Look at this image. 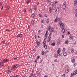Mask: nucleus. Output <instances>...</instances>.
<instances>
[{"mask_svg":"<svg viewBox=\"0 0 77 77\" xmlns=\"http://www.w3.org/2000/svg\"><path fill=\"white\" fill-rule=\"evenodd\" d=\"M60 26L61 29H63L65 28V25L63 23H62V22L60 23Z\"/></svg>","mask_w":77,"mask_h":77,"instance_id":"nucleus-1","label":"nucleus"},{"mask_svg":"<svg viewBox=\"0 0 77 77\" xmlns=\"http://www.w3.org/2000/svg\"><path fill=\"white\" fill-rule=\"evenodd\" d=\"M60 52V48H59L57 51V56H60V54H59V53Z\"/></svg>","mask_w":77,"mask_h":77,"instance_id":"nucleus-2","label":"nucleus"},{"mask_svg":"<svg viewBox=\"0 0 77 77\" xmlns=\"http://www.w3.org/2000/svg\"><path fill=\"white\" fill-rule=\"evenodd\" d=\"M66 2H64L63 6V9H65V8H66Z\"/></svg>","mask_w":77,"mask_h":77,"instance_id":"nucleus-3","label":"nucleus"},{"mask_svg":"<svg viewBox=\"0 0 77 77\" xmlns=\"http://www.w3.org/2000/svg\"><path fill=\"white\" fill-rule=\"evenodd\" d=\"M47 33H48V31H46V33L45 35V37H46L45 38L44 40H45V39L47 38V35H48Z\"/></svg>","mask_w":77,"mask_h":77,"instance_id":"nucleus-4","label":"nucleus"},{"mask_svg":"<svg viewBox=\"0 0 77 77\" xmlns=\"http://www.w3.org/2000/svg\"><path fill=\"white\" fill-rule=\"evenodd\" d=\"M33 8L35 11H36L37 10V6L36 5H34Z\"/></svg>","mask_w":77,"mask_h":77,"instance_id":"nucleus-5","label":"nucleus"},{"mask_svg":"<svg viewBox=\"0 0 77 77\" xmlns=\"http://www.w3.org/2000/svg\"><path fill=\"white\" fill-rule=\"evenodd\" d=\"M8 60H9V59H4V60H3V62H4V63H5V62H8Z\"/></svg>","mask_w":77,"mask_h":77,"instance_id":"nucleus-6","label":"nucleus"},{"mask_svg":"<svg viewBox=\"0 0 77 77\" xmlns=\"http://www.w3.org/2000/svg\"><path fill=\"white\" fill-rule=\"evenodd\" d=\"M23 36V35L21 34H19L17 35V37H19V38H21Z\"/></svg>","mask_w":77,"mask_h":77,"instance_id":"nucleus-7","label":"nucleus"},{"mask_svg":"<svg viewBox=\"0 0 77 77\" xmlns=\"http://www.w3.org/2000/svg\"><path fill=\"white\" fill-rule=\"evenodd\" d=\"M53 10L54 11H55V12H57V9L56 8H53Z\"/></svg>","mask_w":77,"mask_h":77,"instance_id":"nucleus-8","label":"nucleus"},{"mask_svg":"<svg viewBox=\"0 0 77 77\" xmlns=\"http://www.w3.org/2000/svg\"><path fill=\"white\" fill-rule=\"evenodd\" d=\"M62 29V30H61V32H62V33H64L65 31V29Z\"/></svg>","mask_w":77,"mask_h":77,"instance_id":"nucleus-9","label":"nucleus"},{"mask_svg":"<svg viewBox=\"0 0 77 77\" xmlns=\"http://www.w3.org/2000/svg\"><path fill=\"white\" fill-rule=\"evenodd\" d=\"M63 55V56H67V53L65 52H64Z\"/></svg>","mask_w":77,"mask_h":77,"instance_id":"nucleus-10","label":"nucleus"},{"mask_svg":"<svg viewBox=\"0 0 77 77\" xmlns=\"http://www.w3.org/2000/svg\"><path fill=\"white\" fill-rule=\"evenodd\" d=\"M77 0H75V1L74 2V3L75 4V5H77Z\"/></svg>","mask_w":77,"mask_h":77,"instance_id":"nucleus-11","label":"nucleus"},{"mask_svg":"<svg viewBox=\"0 0 77 77\" xmlns=\"http://www.w3.org/2000/svg\"><path fill=\"white\" fill-rule=\"evenodd\" d=\"M68 42H69L68 40H66L64 42L66 44H68Z\"/></svg>","mask_w":77,"mask_h":77,"instance_id":"nucleus-12","label":"nucleus"},{"mask_svg":"<svg viewBox=\"0 0 77 77\" xmlns=\"http://www.w3.org/2000/svg\"><path fill=\"white\" fill-rule=\"evenodd\" d=\"M69 38L70 39H72L74 37L70 35L69 36Z\"/></svg>","mask_w":77,"mask_h":77,"instance_id":"nucleus-13","label":"nucleus"},{"mask_svg":"<svg viewBox=\"0 0 77 77\" xmlns=\"http://www.w3.org/2000/svg\"><path fill=\"white\" fill-rule=\"evenodd\" d=\"M16 66H15V64L13 66V67H12V68H13V69H15V68H17V67H16Z\"/></svg>","mask_w":77,"mask_h":77,"instance_id":"nucleus-14","label":"nucleus"},{"mask_svg":"<svg viewBox=\"0 0 77 77\" xmlns=\"http://www.w3.org/2000/svg\"><path fill=\"white\" fill-rule=\"evenodd\" d=\"M73 74H74V75H76L77 74V70L73 72Z\"/></svg>","mask_w":77,"mask_h":77,"instance_id":"nucleus-15","label":"nucleus"},{"mask_svg":"<svg viewBox=\"0 0 77 77\" xmlns=\"http://www.w3.org/2000/svg\"><path fill=\"white\" fill-rule=\"evenodd\" d=\"M55 45H56V44H55V42H54L51 44V45H52V46H53L54 47L55 46Z\"/></svg>","mask_w":77,"mask_h":77,"instance_id":"nucleus-16","label":"nucleus"},{"mask_svg":"<svg viewBox=\"0 0 77 77\" xmlns=\"http://www.w3.org/2000/svg\"><path fill=\"white\" fill-rule=\"evenodd\" d=\"M57 20H58V18H57V17L55 19V20L54 21V22H55L56 23V22H57Z\"/></svg>","mask_w":77,"mask_h":77,"instance_id":"nucleus-17","label":"nucleus"},{"mask_svg":"<svg viewBox=\"0 0 77 77\" xmlns=\"http://www.w3.org/2000/svg\"><path fill=\"white\" fill-rule=\"evenodd\" d=\"M3 62H1V63L0 64V66H3L4 65V64L3 63Z\"/></svg>","mask_w":77,"mask_h":77,"instance_id":"nucleus-18","label":"nucleus"},{"mask_svg":"<svg viewBox=\"0 0 77 77\" xmlns=\"http://www.w3.org/2000/svg\"><path fill=\"white\" fill-rule=\"evenodd\" d=\"M15 65L16 66V68H18V67H19V66H20V65H19V64H15Z\"/></svg>","mask_w":77,"mask_h":77,"instance_id":"nucleus-19","label":"nucleus"},{"mask_svg":"<svg viewBox=\"0 0 77 77\" xmlns=\"http://www.w3.org/2000/svg\"><path fill=\"white\" fill-rule=\"evenodd\" d=\"M11 70H8L7 71V73H8V74H9V73H11Z\"/></svg>","mask_w":77,"mask_h":77,"instance_id":"nucleus-20","label":"nucleus"},{"mask_svg":"<svg viewBox=\"0 0 77 77\" xmlns=\"http://www.w3.org/2000/svg\"><path fill=\"white\" fill-rule=\"evenodd\" d=\"M30 1L28 0L26 1L27 4H29V3H30Z\"/></svg>","mask_w":77,"mask_h":77,"instance_id":"nucleus-21","label":"nucleus"},{"mask_svg":"<svg viewBox=\"0 0 77 77\" xmlns=\"http://www.w3.org/2000/svg\"><path fill=\"white\" fill-rule=\"evenodd\" d=\"M32 18H33L35 17V14H33L32 15Z\"/></svg>","mask_w":77,"mask_h":77,"instance_id":"nucleus-22","label":"nucleus"},{"mask_svg":"<svg viewBox=\"0 0 77 77\" xmlns=\"http://www.w3.org/2000/svg\"><path fill=\"white\" fill-rule=\"evenodd\" d=\"M65 72H66V73H68L69 72V70H68V69L65 70Z\"/></svg>","mask_w":77,"mask_h":77,"instance_id":"nucleus-23","label":"nucleus"},{"mask_svg":"<svg viewBox=\"0 0 77 77\" xmlns=\"http://www.w3.org/2000/svg\"><path fill=\"white\" fill-rule=\"evenodd\" d=\"M5 41H3L1 42V44H5Z\"/></svg>","mask_w":77,"mask_h":77,"instance_id":"nucleus-24","label":"nucleus"},{"mask_svg":"<svg viewBox=\"0 0 77 77\" xmlns=\"http://www.w3.org/2000/svg\"><path fill=\"white\" fill-rule=\"evenodd\" d=\"M47 2H48V3L49 4V5H51V2H50L48 0L47 1Z\"/></svg>","mask_w":77,"mask_h":77,"instance_id":"nucleus-25","label":"nucleus"},{"mask_svg":"<svg viewBox=\"0 0 77 77\" xmlns=\"http://www.w3.org/2000/svg\"><path fill=\"white\" fill-rule=\"evenodd\" d=\"M57 44L58 45H59V44H60V41H58L57 42Z\"/></svg>","mask_w":77,"mask_h":77,"instance_id":"nucleus-26","label":"nucleus"},{"mask_svg":"<svg viewBox=\"0 0 77 77\" xmlns=\"http://www.w3.org/2000/svg\"><path fill=\"white\" fill-rule=\"evenodd\" d=\"M54 28H53L51 31V32H54Z\"/></svg>","mask_w":77,"mask_h":77,"instance_id":"nucleus-27","label":"nucleus"},{"mask_svg":"<svg viewBox=\"0 0 77 77\" xmlns=\"http://www.w3.org/2000/svg\"><path fill=\"white\" fill-rule=\"evenodd\" d=\"M49 12L50 13H51V8L50 7L49 8Z\"/></svg>","mask_w":77,"mask_h":77,"instance_id":"nucleus-28","label":"nucleus"},{"mask_svg":"<svg viewBox=\"0 0 77 77\" xmlns=\"http://www.w3.org/2000/svg\"><path fill=\"white\" fill-rule=\"evenodd\" d=\"M44 48L45 49H47V45H44Z\"/></svg>","mask_w":77,"mask_h":77,"instance_id":"nucleus-29","label":"nucleus"},{"mask_svg":"<svg viewBox=\"0 0 77 77\" xmlns=\"http://www.w3.org/2000/svg\"><path fill=\"white\" fill-rule=\"evenodd\" d=\"M39 17H42L43 16L41 14H39Z\"/></svg>","mask_w":77,"mask_h":77,"instance_id":"nucleus-30","label":"nucleus"},{"mask_svg":"<svg viewBox=\"0 0 77 77\" xmlns=\"http://www.w3.org/2000/svg\"><path fill=\"white\" fill-rule=\"evenodd\" d=\"M35 23V22L33 20H32L31 21V24H33Z\"/></svg>","mask_w":77,"mask_h":77,"instance_id":"nucleus-31","label":"nucleus"},{"mask_svg":"<svg viewBox=\"0 0 77 77\" xmlns=\"http://www.w3.org/2000/svg\"><path fill=\"white\" fill-rule=\"evenodd\" d=\"M74 75V74L73 73H72L71 74V77H72Z\"/></svg>","mask_w":77,"mask_h":77,"instance_id":"nucleus-32","label":"nucleus"},{"mask_svg":"<svg viewBox=\"0 0 77 77\" xmlns=\"http://www.w3.org/2000/svg\"><path fill=\"white\" fill-rule=\"evenodd\" d=\"M29 11L30 12H32V9H29Z\"/></svg>","mask_w":77,"mask_h":77,"instance_id":"nucleus-33","label":"nucleus"},{"mask_svg":"<svg viewBox=\"0 0 77 77\" xmlns=\"http://www.w3.org/2000/svg\"><path fill=\"white\" fill-rule=\"evenodd\" d=\"M51 26H49L48 28V30H50L51 29Z\"/></svg>","mask_w":77,"mask_h":77,"instance_id":"nucleus-34","label":"nucleus"},{"mask_svg":"<svg viewBox=\"0 0 77 77\" xmlns=\"http://www.w3.org/2000/svg\"><path fill=\"white\" fill-rule=\"evenodd\" d=\"M51 39L50 38H49L48 39V40H47V42H50V40H51Z\"/></svg>","mask_w":77,"mask_h":77,"instance_id":"nucleus-35","label":"nucleus"},{"mask_svg":"<svg viewBox=\"0 0 77 77\" xmlns=\"http://www.w3.org/2000/svg\"><path fill=\"white\" fill-rule=\"evenodd\" d=\"M45 52L44 51H42V55H44V53H45Z\"/></svg>","mask_w":77,"mask_h":77,"instance_id":"nucleus-36","label":"nucleus"},{"mask_svg":"<svg viewBox=\"0 0 77 77\" xmlns=\"http://www.w3.org/2000/svg\"><path fill=\"white\" fill-rule=\"evenodd\" d=\"M57 59H55L54 60V62H57Z\"/></svg>","mask_w":77,"mask_h":77,"instance_id":"nucleus-37","label":"nucleus"},{"mask_svg":"<svg viewBox=\"0 0 77 77\" xmlns=\"http://www.w3.org/2000/svg\"><path fill=\"white\" fill-rule=\"evenodd\" d=\"M43 44L44 45H46V44H45V41H44L43 42Z\"/></svg>","mask_w":77,"mask_h":77,"instance_id":"nucleus-38","label":"nucleus"},{"mask_svg":"<svg viewBox=\"0 0 77 77\" xmlns=\"http://www.w3.org/2000/svg\"><path fill=\"white\" fill-rule=\"evenodd\" d=\"M40 57V56H38L37 57V59H39Z\"/></svg>","mask_w":77,"mask_h":77,"instance_id":"nucleus-39","label":"nucleus"},{"mask_svg":"<svg viewBox=\"0 0 77 77\" xmlns=\"http://www.w3.org/2000/svg\"><path fill=\"white\" fill-rule=\"evenodd\" d=\"M42 63V60H41L40 61L39 63L40 64H41V63Z\"/></svg>","mask_w":77,"mask_h":77,"instance_id":"nucleus-40","label":"nucleus"},{"mask_svg":"<svg viewBox=\"0 0 77 77\" xmlns=\"http://www.w3.org/2000/svg\"><path fill=\"white\" fill-rule=\"evenodd\" d=\"M75 61V59H73L72 60V62L73 63V62H74Z\"/></svg>","mask_w":77,"mask_h":77,"instance_id":"nucleus-41","label":"nucleus"},{"mask_svg":"<svg viewBox=\"0 0 77 77\" xmlns=\"http://www.w3.org/2000/svg\"><path fill=\"white\" fill-rule=\"evenodd\" d=\"M71 53H74V49H72L71 51Z\"/></svg>","mask_w":77,"mask_h":77,"instance_id":"nucleus-42","label":"nucleus"},{"mask_svg":"<svg viewBox=\"0 0 77 77\" xmlns=\"http://www.w3.org/2000/svg\"><path fill=\"white\" fill-rule=\"evenodd\" d=\"M51 35H49L48 37V38L51 39Z\"/></svg>","mask_w":77,"mask_h":77,"instance_id":"nucleus-43","label":"nucleus"},{"mask_svg":"<svg viewBox=\"0 0 77 77\" xmlns=\"http://www.w3.org/2000/svg\"><path fill=\"white\" fill-rule=\"evenodd\" d=\"M31 75H33V71H32V73L30 74Z\"/></svg>","mask_w":77,"mask_h":77,"instance_id":"nucleus-44","label":"nucleus"},{"mask_svg":"<svg viewBox=\"0 0 77 77\" xmlns=\"http://www.w3.org/2000/svg\"><path fill=\"white\" fill-rule=\"evenodd\" d=\"M44 16L45 17H47L48 15L47 14H44Z\"/></svg>","mask_w":77,"mask_h":77,"instance_id":"nucleus-45","label":"nucleus"},{"mask_svg":"<svg viewBox=\"0 0 77 77\" xmlns=\"http://www.w3.org/2000/svg\"><path fill=\"white\" fill-rule=\"evenodd\" d=\"M49 22V20H48V19L46 21L47 23H48Z\"/></svg>","mask_w":77,"mask_h":77,"instance_id":"nucleus-46","label":"nucleus"},{"mask_svg":"<svg viewBox=\"0 0 77 77\" xmlns=\"http://www.w3.org/2000/svg\"><path fill=\"white\" fill-rule=\"evenodd\" d=\"M10 8V7H8L7 8V10H9V8Z\"/></svg>","mask_w":77,"mask_h":77,"instance_id":"nucleus-47","label":"nucleus"},{"mask_svg":"<svg viewBox=\"0 0 77 77\" xmlns=\"http://www.w3.org/2000/svg\"><path fill=\"white\" fill-rule=\"evenodd\" d=\"M34 62H35V63H37V62H38V61L37 60H35L34 61Z\"/></svg>","mask_w":77,"mask_h":77,"instance_id":"nucleus-48","label":"nucleus"},{"mask_svg":"<svg viewBox=\"0 0 77 77\" xmlns=\"http://www.w3.org/2000/svg\"><path fill=\"white\" fill-rule=\"evenodd\" d=\"M63 51H65V48H63Z\"/></svg>","mask_w":77,"mask_h":77,"instance_id":"nucleus-49","label":"nucleus"},{"mask_svg":"<svg viewBox=\"0 0 77 77\" xmlns=\"http://www.w3.org/2000/svg\"><path fill=\"white\" fill-rule=\"evenodd\" d=\"M63 77H65V74H63Z\"/></svg>","mask_w":77,"mask_h":77,"instance_id":"nucleus-50","label":"nucleus"},{"mask_svg":"<svg viewBox=\"0 0 77 77\" xmlns=\"http://www.w3.org/2000/svg\"><path fill=\"white\" fill-rule=\"evenodd\" d=\"M62 38H64V35H62Z\"/></svg>","mask_w":77,"mask_h":77,"instance_id":"nucleus-51","label":"nucleus"},{"mask_svg":"<svg viewBox=\"0 0 77 77\" xmlns=\"http://www.w3.org/2000/svg\"><path fill=\"white\" fill-rule=\"evenodd\" d=\"M37 43V45H39V42H38L37 43Z\"/></svg>","mask_w":77,"mask_h":77,"instance_id":"nucleus-52","label":"nucleus"},{"mask_svg":"<svg viewBox=\"0 0 77 77\" xmlns=\"http://www.w3.org/2000/svg\"><path fill=\"white\" fill-rule=\"evenodd\" d=\"M60 18H59L58 21H60Z\"/></svg>","mask_w":77,"mask_h":77,"instance_id":"nucleus-53","label":"nucleus"},{"mask_svg":"<svg viewBox=\"0 0 77 77\" xmlns=\"http://www.w3.org/2000/svg\"><path fill=\"white\" fill-rule=\"evenodd\" d=\"M44 77H48V75H45V76Z\"/></svg>","mask_w":77,"mask_h":77,"instance_id":"nucleus-54","label":"nucleus"},{"mask_svg":"<svg viewBox=\"0 0 77 77\" xmlns=\"http://www.w3.org/2000/svg\"><path fill=\"white\" fill-rule=\"evenodd\" d=\"M41 23H43V20H41Z\"/></svg>","mask_w":77,"mask_h":77,"instance_id":"nucleus-55","label":"nucleus"},{"mask_svg":"<svg viewBox=\"0 0 77 77\" xmlns=\"http://www.w3.org/2000/svg\"><path fill=\"white\" fill-rule=\"evenodd\" d=\"M6 30V31H8V32H9V31H10V30H9V29H7Z\"/></svg>","mask_w":77,"mask_h":77,"instance_id":"nucleus-56","label":"nucleus"},{"mask_svg":"<svg viewBox=\"0 0 77 77\" xmlns=\"http://www.w3.org/2000/svg\"><path fill=\"white\" fill-rule=\"evenodd\" d=\"M67 34L68 35H69L70 34V32H68Z\"/></svg>","mask_w":77,"mask_h":77,"instance_id":"nucleus-57","label":"nucleus"},{"mask_svg":"<svg viewBox=\"0 0 77 77\" xmlns=\"http://www.w3.org/2000/svg\"><path fill=\"white\" fill-rule=\"evenodd\" d=\"M55 4H56V3H57V1H55Z\"/></svg>","mask_w":77,"mask_h":77,"instance_id":"nucleus-58","label":"nucleus"},{"mask_svg":"<svg viewBox=\"0 0 77 77\" xmlns=\"http://www.w3.org/2000/svg\"><path fill=\"white\" fill-rule=\"evenodd\" d=\"M52 34V33L50 32L49 34V35H51Z\"/></svg>","mask_w":77,"mask_h":77,"instance_id":"nucleus-59","label":"nucleus"},{"mask_svg":"<svg viewBox=\"0 0 77 77\" xmlns=\"http://www.w3.org/2000/svg\"><path fill=\"white\" fill-rule=\"evenodd\" d=\"M36 37H37L36 35H35V38H36Z\"/></svg>","mask_w":77,"mask_h":77,"instance_id":"nucleus-60","label":"nucleus"},{"mask_svg":"<svg viewBox=\"0 0 77 77\" xmlns=\"http://www.w3.org/2000/svg\"><path fill=\"white\" fill-rule=\"evenodd\" d=\"M55 57L56 58L57 57V55L56 54H55Z\"/></svg>","mask_w":77,"mask_h":77,"instance_id":"nucleus-61","label":"nucleus"},{"mask_svg":"<svg viewBox=\"0 0 77 77\" xmlns=\"http://www.w3.org/2000/svg\"><path fill=\"white\" fill-rule=\"evenodd\" d=\"M14 77H18V75H17L16 76H14Z\"/></svg>","mask_w":77,"mask_h":77,"instance_id":"nucleus-62","label":"nucleus"},{"mask_svg":"<svg viewBox=\"0 0 77 77\" xmlns=\"http://www.w3.org/2000/svg\"><path fill=\"white\" fill-rule=\"evenodd\" d=\"M76 42H75V43H74V44L75 45V44H76Z\"/></svg>","mask_w":77,"mask_h":77,"instance_id":"nucleus-63","label":"nucleus"},{"mask_svg":"<svg viewBox=\"0 0 77 77\" xmlns=\"http://www.w3.org/2000/svg\"><path fill=\"white\" fill-rule=\"evenodd\" d=\"M10 77H14V76L13 75H12V76H10Z\"/></svg>","mask_w":77,"mask_h":77,"instance_id":"nucleus-64","label":"nucleus"}]
</instances>
